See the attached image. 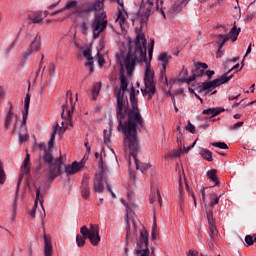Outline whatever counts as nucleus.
<instances>
[{"mask_svg": "<svg viewBox=\"0 0 256 256\" xmlns=\"http://www.w3.org/2000/svg\"><path fill=\"white\" fill-rule=\"evenodd\" d=\"M67 97L70 98V103H71V110L68 108V104H63L62 105V119L68 118V120H71L72 114L74 113L75 110V104L72 103V92L67 91Z\"/></svg>", "mask_w": 256, "mask_h": 256, "instance_id": "nucleus-14", "label": "nucleus"}, {"mask_svg": "<svg viewBox=\"0 0 256 256\" xmlns=\"http://www.w3.org/2000/svg\"><path fill=\"white\" fill-rule=\"evenodd\" d=\"M183 152L182 148H179V150H174L173 153L170 154L171 158H175L181 155Z\"/></svg>", "mask_w": 256, "mask_h": 256, "instance_id": "nucleus-53", "label": "nucleus"}, {"mask_svg": "<svg viewBox=\"0 0 256 256\" xmlns=\"http://www.w3.org/2000/svg\"><path fill=\"white\" fill-rule=\"evenodd\" d=\"M29 102H31V94H26L24 99V110H22V120H24V124L27 122V117L29 113Z\"/></svg>", "mask_w": 256, "mask_h": 256, "instance_id": "nucleus-22", "label": "nucleus"}, {"mask_svg": "<svg viewBox=\"0 0 256 256\" xmlns=\"http://www.w3.org/2000/svg\"><path fill=\"white\" fill-rule=\"evenodd\" d=\"M127 198H128V201L133 202V199H134V192H128Z\"/></svg>", "mask_w": 256, "mask_h": 256, "instance_id": "nucleus-63", "label": "nucleus"}, {"mask_svg": "<svg viewBox=\"0 0 256 256\" xmlns=\"http://www.w3.org/2000/svg\"><path fill=\"white\" fill-rule=\"evenodd\" d=\"M200 156L208 161V162H212L213 161V157H212V152L207 150V149H203L200 151Z\"/></svg>", "mask_w": 256, "mask_h": 256, "instance_id": "nucleus-32", "label": "nucleus"}, {"mask_svg": "<svg viewBox=\"0 0 256 256\" xmlns=\"http://www.w3.org/2000/svg\"><path fill=\"white\" fill-rule=\"evenodd\" d=\"M23 181V174H20L19 180H17V186H16V198H18L19 191H20V185L21 182Z\"/></svg>", "mask_w": 256, "mask_h": 256, "instance_id": "nucleus-48", "label": "nucleus"}, {"mask_svg": "<svg viewBox=\"0 0 256 256\" xmlns=\"http://www.w3.org/2000/svg\"><path fill=\"white\" fill-rule=\"evenodd\" d=\"M238 67H239V63H236V65H234L233 68H231L225 74L221 75L220 78L214 79L213 81L203 82L197 89L199 90V92H203V91L211 92L212 90L216 89V87H219L223 84L228 83L233 78V74H231V75H229V74L232 71L238 69Z\"/></svg>", "mask_w": 256, "mask_h": 256, "instance_id": "nucleus-6", "label": "nucleus"}, {"mask_svg": "<svg viewBox=\"0 0 256 256\" xmlns=\"http://www.w3.org/2000/svg\"><path fill=\"white\" fill-rule=\"evenodd\" d=\"M43 19L42 12H30L28 14V20L32 21L33 24H40Z\"/></svg>", "mask_w": 256, "mask_h": 256, "instance_id": "nucleus-23", "label": "nucleus"}, {"mask_svg": "<svg viewBox=\"0 0 256 256\" xmlns=\"http://www.w3.org/2000/svg\"><path fill=\"white\" fill-rule=\"evenodd\" d=\"M35 52V50L26 49L24 52H22V62H26L29 57H31L32 53Z\"/></svg>", "mask_w": 256, "mask_h": 256, "instance_id": "nucleus-41", "label": "nucleus"}, {"mask_svg": "<svg viewBox=\"0 0 256 256\" xmlns=\"http://www.w3.org/2000/svg\"><path fill=\"white\" fill-rule=\"evenodd\" d=\"M99 166H100V171L98 174H96V177L94 178V186H93L94 192H97V193H101L104 191L103 179L109 173V168L108 166H104L102 159L100 160Z\"/></svg>", "mask_w": 256, "mask_h": 256, "instance_id": "nucleus-11", "label": "nucleus"}, {"mask_svg": "<svg viewBox=\"0 0 256 256\" xmlns=\"http://www.w3.org/2000/svg\"><path fill=\"white\" fill-rule=\"evenodd\" d=\"M154 45H155V41L152 40V41L150 42V48H149V50H148L149 61H151V60H152V57H153V46H154Z\"/></svg>", "mask_w": 256, "mask_h": 256, "instance_id": "nucleus-50", "label": "nucleus"}, {"mask_svg": "<svg viewBox=\"0 0 256 256\" xmlns=\"http://www.w3.org/2000/svg\"><path fill=\"white\" fill-rule=\"evenodd\" d=\"M223 55H224V50H223V48H218V51H217V53H216V57H217V58H221V57H223Z\"/></svg>", "mask_w": 256, "mask_h": 256, "instance_id": "nucleus-61", "label": "nucleus"}, {"mask_svg": "<svg viewBox=\"0 0 256 256\" xmlns=\"http://www.w3.org/2000/svg\"><path fill=\"white\" fill-rule=\"evenodd\" d=\"M206 76H208V79L211 80L212 76L215 75V71L208 70L204 73Z\"/></svg>", "mask_w": 256, "mask_h": 256, "instance_id": "nucleus-59", "label": "nucleus"}, {"mask_svg": "<svg viewBox=\"0 0 256 256\" xmlns=\"http://www.w3.org/2000/svg\"><path fill=\"white\" fill-rule=\"evenodd\" d=\"M140 62H144L146 64L144 76L145 89H141V93H143V96L148 94V100H152L156 93V84L153 81L155 74L151 69V63L147 58V41L145 40L144 34L142 33H139L136 36L135 50L133 51V49L130 48V51H128V54L123 61L128 76L133 74L136 63Z\"/></svg>", "mask_w": 256, "mask_h": 256, "instance_id": "nucleus-2", "label": "nucleus"}, {"mask_svg": "<svg viewBox=\"0 0 256 256\" xmlns=\"http://www.w3.org/2000/svg\"><path fill=\"white\" fill-rule=\"evenodd\" d=\"M104 1L105 0H97L92 2L89 6H82L77 8L75 11L72 12V15H76V17L84 18L88 17L92 11H99L104 8Z\"/></svg>", "mask_w": 256, "mask_h": 256, "instance_id": "nucleus-10", "label": "nucleus"}, {"mask_svg": "<svg viewBox=\"0 0 256 256\" xmlns=\"http://www.w3.org/2000/svg\"><path fill=\"white\" fill-rule=\"evenodd\" d=\"M108 25V20L106 19L105 12H96V16L91 23L92 31H93V38L97 39L100 37L101 33L106 30Z\"/></svg>", "mask_w": 256, "mask_h": 256, "instance_id": "nucleus-8", "label": "nucleus"}, {"mask_svg": "<svg viewBox=\"0 0 256 256\" xmlns=\"http://www.w3.org/2000/svg\"><path fill=\"white\" fill-rule=\"evenodd\" d=\"M158 232H157V222L156 218L154 217V222L152 226V238L155 240L157 238Z\"/></svg>", "mask_w": 256, "mask_h": 256, "instance_id": "nucleus-45", "label": "nucleus"}, {"mask_svg": "<svg viewBox=\"0 0 256 256\" xmlns=\"http://www.w3.org/2000/svg\"><path fill=\"white\" fill-rule=\"evenodd\" d=\"M6 181V173L5 170L3 169V163L0 161V185L5 184Z\"/></svg>", "mask_w": 256, "mask_h": 256, "instance_id": "nucleus-40", "label": "nucleus"}, {"mask_svg": "<svg viewBox=\"0 0 256 256\" xmlns=\"http://www.w3.org/2000/svg\"><path fill=\"white\" fill-rule=\"evenodd\" d=\"M212 146L220 149H229L228 145L224 142H214L212 143Z\"/></svg>", "mask_w": 256, "mask_h": 256, "instance_id": "nucleus-46", "label": "nucleus"}, {"mask_svg": "<svg viewBox=\"0 0 256 256\" xmlns=\"http://www.w3.org/2000/svg\"><path fill=\"white\" fill-rule=\"evenodd\" d=\"M43 240L45 242V248H44L45 256H52L53 255L52 239L48 235L43 234Z\"/></svg>", "mask_w": 256, "mask_h": 256, "instance_id": "nucleus-17", "label": "nucleus"}, {"mask_svg": "<svg viewBox=\"0 0 256 256\" xmlns=\"http://www.w3.org/2000/svg\"><path fill=\"white\" fill-rule=\"evenodd\" d=\"M206 219L208 220V224H209V231H210L209 236L212 240H214L218 235V231L215 226V220L213 219L212 209L206 210Z\"/></svg>", "mask_w": 256, "mask_h": 256, "instance_id": "nucleus-13", "label": "nucleus"}, {"mask_svg": "<svg viewBox=\"0 0 256 256\" xmlns=\"http://www.w3.org/2000/svg\"><path fill=\"white\" fill-rule=\"evenodd\" d=\"M80 28H81L82 34H86L87 31L89 30L88 20L82 21V22H81V25H80Z\"/></svg>", "mask_w": 256, "mask_h": 256, "instance_id": "nucleus-44", "label": "nucleus"}, {"mask_svg": "<svg viewBox=\"0 0 256 256\" xmlns=\"http://www.w3.org/2000/svg\"><path fill=\"white\" fill-rule=\"evenodd\" d=\"M120 88L115 91L116 96V120H118V128L127 127L132 120L135 127H144V119L142 114H140V109L138 107V98L136 96L139 91H136L134 86L131 87L130 91V102L132 108H127L126 105L129 104L127 97H125V92L129 85L125 74H120Z\"/></svg>", "mask_w": 256, "mask_h": 256, "instance_id": "nucleus-1", "label": "nucleus"}, {"mask_svg": "<svg viewBox=\"0 0 256 256\" xmlns=\"http://www.w3.org/2000/svg\"><path fill=\"white\" fill-rule=\"evenodd\" d=\"M16 123H18V115L7 114L6 120L4 122V127L6 130L12 128L11 133L14 135L16 133Z\"/></svg>", "mask_w": 256, "mask_h": 256, "instance_id": "nucleus-15", "label": "nucleus"}, {"mask_svg": "<svg viewBox=\"0 0 256 256\" xmlns=\"http://www.w3.org/2000/svg\"><path fill=\"white\" fill-rule=\"evenodd\" d=\"M40 202V205L42 206L43 203H44V198L43 196L41 195V186H38L36 188V200L34 201V207L36 208L37 205L39 204Z\"/></svg>", "mask_w": 256, "mask_h": 256, "instance_id": "nucleus-31", "label": "nucleus"}, {"mask_svg": "<svg viewBox=\"0 0 256 256\" xmlns=\"http://www.w3.org/2000/svg\"><path fill=\"white\" fill-rule=\"evenodd\" d=\"M237 61H239V57L231 58L225 62V67L228 66L229 62L236 63Z\"/></svg>", "mask_w": 256, "mask_h": 256, "instance_id": "nucleus-62", "label": "nucleus"}, {"mask_svg": "<svg viewBox=\"0 0 256 256\" xmlns=\"http://www.w3.org/2000/svg\"><path fill=\"white\" fill-rule=\"evenodd\" d=\"M224 111H225L224 109L209 108V109L203 110V115H208V116H210V119H212L213 117L218 116L220 113H222Z\"/></svg>", "mask_w": 256, "mask_h": 256, "instance_id": "nucleus-26", "label": "nucleus"}, {"mask_svg": "<svg viewBox=\"0 0 256 256\" xmlns=\"http://www.w3.org/2000/svg\"><path fill=\"white\" fill-rule=\"evenodd\" d=\"M187 256H198V252H196L194 250H190V251H188Z\"/></svg>", "mask_w": 256, "mask_h": 256, "instance_id": "nucleus-64", "label": "nucleus"}, {"mask_svg": "<svg viewBox=\"0 0 256 256\" xmlns=\"http://www.w3.org/2000/svg\"><path fill=\"white\" fill-rule=\"evenodd\" d=\"M100 90H101V83L97 82L96 84H94L93 90H92L93 100L97 99V97L99 96Z\"/></svg>", "mask_w": 256, "mask_h": 256, "instance_id": "nucleus-39", "label": "nucleus"}, {"mask_svg": "<svg viewBox=\"0 0 256 256\" xmlns=\"http://www.w3.org/2000/svg\"><path fill=\"white\" fill-rule=\"evenodd\" d=\"M179 202H180V207L182 208L183 198H182V184H181V182H179Z\"/></svg>", "mask_w": 256, "mask_h": 256, "instance_id": "nucleus-55", "label": "nucleus"}, {"mask_svg": "<svg viewBox=\"0 0 256 256\" xmlns=\"http://www.w3.org/2000/svg\"><path fill=\"white\" fill-rule=\"evenodd\" d=\"M80 233L84 238L89 239L90 244L93 246L99 245L101 241V237L99 235V226L90 224V228L88 229L87 226H82L80 228Z\"/></svg>", "mask_w": 256, "mask_h": 256, "instance_id": "nucleus-9", "label": "nucleus"}, {"mask_svg": "<svg viewBox=\"0 0 256 256\" xmlns=\"http://www.w3.org/2000/svg\"><path fill=\"white\" fill-rule=\"evenodd\" d=\"M85 236L84 235H77L76 236V243L79 248H82L85 245Z\"/></svg>", "mask_w": 256, "mask_h": 256, "instance_id": "nucleus-42", "label": "nucleus"}, {"mask_svg": "<svg viewBox=\"0 0 256 256\" xmlns=\"http://www.w3.org/2000/svg\"><path fill=\"white\" fill-rule=\"evenodd\" d=\"M76 7H78V1L73 0V1H71V2H68V3L66 4V6H64L62 9H59V10L56 11V12H52V13L50 14V16H51V17H54L55 15H58V14H60V13H62V12H64V11H66V10H71V9H75V11H76V10H78V9H76Z\"/></svg>", "mask_w": 256, "mask_h": 256, "instance_id": "nucleus-20", "label": "nucleus"}, {"mask_svg": "<svg viewBox=\"0 0 256 256\" xmlns=\"http://www.w3.org/2000/svg\"><path fill=\"white\" fill-rule=\"evenodd\" d=\"M82 169V163L73 162L71 166H66L65 171L67 175H75Z\"/></svg>", "mask_w": 256, "mask_h": 256, "instance_id": "nucleus-21", "label": "nucleus"}, {"mask_svg": "<svg viewBox=\"0 0 256 256\" xmlns=\"http://www.w3.org/2000/svg\"><path fill=\"white\" fill-rule=\"evenodd\" d=\"M148 237L149 232L145 228L140 231V241L137 243V249L135 250V254L140 256H149Z\"/></svg>", "mask_w": 256, "mask_h": 256, "instance_id": "nucleus-12", "label": "nucleus"}, {"mask_svg": "<svg viewBox=\"0 0 256 256\" xmlns=\"http://www.w3.org/2000/svg\"><path fill=\"white\" fill-rule=\"evenodd\" d=\"M196 77H200V76H199V75H196V74L194 73V74H192V75L190 76V78L184 79V82H186L187 84H191L192 82L195 81Z\"/></svg>", "mask_w": 256, "mask_h": 256, "instance_id": "nucleus-52", "label": "nucleus"}, {"mask_svg": "<svg viewBox=\"0 0 256 256\" xmlns=\"http://www.w3.org/2000/svg\"><path fill=\"white\" fill-rule=\"evenodd\" d=\"M120 202L126 207V241H129L131 238L132 230L135 231L134 234L136 235V226H135V213L133 210L135 209V204L133 201L125 199H120Z\"/></svg>", "mask_w": 256, "mask_h": 256, "instance_id": "nucleus-7", "label": "nucleus"}, {"mask_svg": "<svg viewBox=\"0 0 256 256\" xmlns=\"http://www.w3.org/2000/svg\"><path fill=\"white\" fill-rule=\"evenodd\" d=\"M201 199L203 200L204 203V207L207 208V203H206V190L203 188V190H201Z\"/></svg>", "mask_w": 256, "mask_h": 256, "instance_id": "nucleus-56", "label": "nucleus"}, {"mask_svg": "<svg viewBox=\"0 0 256 256\" xmlns=\"http://www.w3.org/2000/svg\"><path fill=\"white\" fill-rule=\"evenodd\" d=\"M206 175L208 176V178L210 179V181L214 182V185H220V181L217 178V170L212 169V170H208V172L206 173Z\"/></svg>", "mask_w": 256, "mask_h": 256, "instance_id": "nucleus-30", "label": "nucleus"}, {"mask_svg": "<svg viewBox=\"0 0 256 256\" xmlns=\"http://www.w3.org/2000/svg\"><path fill=\"white\" fill-rule=\"evenodd\" d=\"M239 33H241V29H237V26H234L233 28H231L230 30V34L227 35V37L232 38V41L235 42L237 41V37L239 35Z\"/></svg>", "mask_w": 256, "mask_h": 256, "instance_id": "nucleus-33", "label": "nucleus"}, {"mask_svg": "<svg viewBox=\"0 0 256 256\" xmlns=\"http://www.w3.org/2000/svg\"><path fill=\"white\" fill-rule=\"evenodd\" d=\"M40 48H41V37L39 35H36L32 43H30L29 48L27 49L32 51H39Z\"/></svg>", "mask_w": 256, "mask_h": 256, "instance_id": "nucleus-29", "label": "nucleus"}, {"mask_svg": "<svg viewBox=\"0 0 256 256\" xmlns=\"http://www.w3.org/2000/svg\"><path fill=\"white\" fill-rule=\"evenodd\" d=\"M156 200H158V203H160V206H161L163 199L161 198V194H160L159 190H157V194H152V195H150V198H149L150 204L155 203Z\"/></svg>", "mask_w": 256, "mask_h": 256, "instance_id": "nucleus-37", "label": "nucleus"}, {"mask_svg": "<svg viewBox=\"0 0 256 256\" xmlns=\"http://www.w3.org/2000/svg\"><path fill=\"white\" fill-rule=\"evenodd\" d=\"M196 142H198V139H196L195 140V142L194 143H192V145L191 146H189V147H185V146H183V152L184 153H189L190 152V150L191 149H193L194 147H195V145H196Z\"/></svg>", "mask_w": 256, "mask_h": 256, "instance_id": "nucleus-54", "label": "nucleus"}, {"mask_svg": "<svg viewBox=\"0 0 256 256\" xmlns=\"http://www.w3.org/2000/svg\"><path fill=\"white\" fill-rule=\"evenodd\" d=\"M57 135V131L55 130V132H52L51 134V138L49 140V149L52 150L53 145H54V141H55V136Z\"/></svg>", "mask_w": 256, "mask_h": 256, "instance_id": "nucleus-49", "label": "nucleus"}, {"mask_svg": "<svg viewBox=\"0 0 256 256\" xmlns=\"http://www.w3.org/2000/svg\"><path fill=\"white\" fill-rule=\"evenodd\" d=\"M187 131L194 134L195 133V126L191 124V122H188V125L186 127Z\"/></svg>", "mask_w": 256, "mask_h": 256, "instance_id": "nucleus-57", "label": "nucleus"}, {"mask_svg": "<svg viewBox=\"0 0 256 256\" xmlns=\"http://www.w3.org/2000/svg\"><path fill=\"white\" fill-rule=\"evenodd\" d=\"M163 3V0H143L139 9L141 24L146 25L148 18L155 12V10L159 11L161 9L162 16L165 18V13L162 9Z\"/></svg>", "mask_w": 256, "mask_h": 256, "instance_id": "nucleus-5", "label": "nucleus"}, {"mask_svg": "<svg viewBox=\"0 0 256 256\" xmlns=\"http://www.w3.org/2000/svg\"><path fill=\"white\" fill-rule=\"evenodd\" d=\"M22 124L20 127V134H19V140L20 143H25L28 139V134H27V126L25 125L26 122L24 123V119H22Z\"/></svg>", "mask_w": 256, "mask_h": 256, "instance_id": "nucleus-25", "label": "nucleus"}, {"mask_svg": "<svg viewBox=\"0 0 256 256\" xmlns=\"http://www.w3.org/2000/svg\"><path fill=\"white\" fill-rule=\"evenodd\" d=\"M186 189H187L188 195H190L192 197V200H194V206L196 207V205H197L196 196H195L193 190H191L189 188V185L187 183H186Z\"/></svg>", "mask_w": 256, "mask_h": 256, "instance_id": "nucleus-47", "label": "nucleus"}, {"mask_svg": "<svg viewBox=\"0 0 256 256\" xmlns=\"http://www.w3.org/2000/svg\"><path fill=\"white\" fill-rule=\"evenodd\" d=\"M172 56L168 55V53L163 52L160 54V56H158V59H160V61L162 62V69H161V76L165 77L166 75V67L169 64V59H171Z\"/></svg>", "mask_w": 256, "mask_h": 256, "instance_id": "nucleus-16", "label": "nucleus"}, {"mask_svg": "<svg viewBox=\"0 0 256 256\" xmlns=\"http://www.w3.org/2000/svg\"><path fill=\"white\" fill-rule=\"evenodd\" d=\"M89 180L88 178H84L82 179V183H81V196L82 199H89V195L91 194V192L89 191Z\"/></svg>", "mask_w": 256, "mask_h": 256, "instance_id": "nucleus-18", "label": "nucleus"}, {"mask_svg": "<svg viewBox=\"0 0 256 256\" xmlns=\"http://www.w3.org/2000/svg\"><path fill=\"white\" fill-rule=\"evenodd\" d=\"M210 202H209V206L210 208H214L215 205H219L220 203V196H217L216 193H213L212 195H210Z\"/></svg>", "mask_w": 256, "mask_h": 256, "instance_id": "nucleus-36", "label": "nucleus"}, {"mask_svg": "<svg viewBox=\"0 0 256 256\" xmlns=\"http://www.w3.org/2000/svg\"><path fill=\"white\" fill-rule=\"evenodd\" d=\"M47 72L49 73L50 80L55 76V65L54 63H50L49 67H47Z\"/></svg>", "mask_w": 256, "mask_h": 256, "instance_id": "nucleus-43", "label": "nucleus"}, {"mask_svg": "<svg viewBox=\"0 0 256 256\" xmlns=\"http://www.w3.org/2000/svg\"><path fill=\"white\" fill-rule=\"evenodd\" d=\"M31 155L26 154L24 162H22L21 173L24 175H29L31 173Z\"/></svg>", "mask_w": 256, "mask_h": 256, "instance_id": "nucleus-19", "label": "nucleus"}, {"mask_svg": "<svg viewBox=\"0 0 256 256\" xmlns=\"http://www.w3.org/2000/svg\"><path fill=\"white\" fill-rule=\"evenodd\" d=\"M111 139H112V131L103 130V141L106 146H110Z\"/></svg>", "mask_w": 256, "mask_h": 256, "instance_id": "nucleus-34", "label": "nucleus"}, {"mask_svg": "<svg viewBox=\"0 0 256 256\" xmlns=\"http://www.w3.org/2000/svg\"><path fill=\"white\" fill-rule=\"evenodd\" d=\"M207 68H208V65L206 63L196 62L194 74L198 75L199 77L203 76L205 74L204 70H206Z\"/></svg>", "mask_w": 256, "mask_h": 256, "instance_id": "nucleus-24", "label": "nucleus"}, {"mask_svg": "<svg viewBox=\"0 0 256 256\" xmlns=\"http://www.w3.org/2000/svg\"><path fill=\"white\" fill-rule=\"evenodd\" d=\"M243 126V121H239L238 123L234 124L231 129L236 130L238 128H241Z\"/></svg>", "mask_w": 256, "mask_h": 256, "instance_id": "nucleus-60", "label": "nucleus"}, {"mask_svg": "<svg viewBox=\"0 0 256 256\" xmlns=\"http://www.w3.org/2000/svg\"><path fill=\"white\" fill-rule=\"evenodd\" d=\"M82 55H84V57L86 58V60H88L87 63H85L86 67H89V71L90 73H93L94 69H93V58L91 56V52L89 50H84V52H82Z\"/></svg>", "mask_w": 256, "mask_h": 256, "instance_id": "nucleus-28", "label": "nucleus"}, {"mask_svg": "<svg viewBox=\"0 0 256 256\" xmlns=\"http://www.w3.org/2000/svg\"><path fill=\"white\" fill-rule=\"evenodd\" d=\"M216 43L218 45V48H223L225 43H227L230 39H232L230 36L228 35H223V34H218L216 35Z\"/></svg>", "mask_w": 256, "mask_h": 256, "instance_id": "nucleus-27", "label": "nucleus"}, {"mask_svg": "<svg viewBox=\"0 0 256 256\" xmlns=\"http://www.w3.org/2000/svg\"><path fill=\"white\" fill-rule=\"evenodd\" d=\"M126 18H127V13L119 10L118 17L116 18V22L119 23L120 27H122L123 24H125Z\"/></svg>", "mask_w": 256, "mask_h": 256, "instance_id": "nucleus-35", "label": "nucleus"}, {"mask_svg": "<svg viewBox=\"0 0 256 256\" xmlns=\"http://www.w3.org/2000/svg\"><path fill=\"white\" fill-rule=\"evenodd\" d=\"M244 241L247 243L248 246L254 245L253 237L251 235H246V238H244Z\"/></svg>", "mask_w": 256, "mask_h": 256, "instance_id": "nucleus-51", "label": "nucleus"}, {"mask_svg": "<svg viewBox=\"0 0 256 256\" xmlns=\"http://www.w3.org/2000/svg\"><path fill=\"white\" fill-rule=\"evenodd\" d=\"M15 45H16V42H13L10 44V46H8V48H6L7 55H10L11 50L14 49Z\"/></svg>", "mask_w": 256, "mask_h": 256, "instance_id": "nucleus-58", "label": "nucleus"}, {"mask_svg": "<svg viewBox=\"0 0 256 256\" xmlns=\"http://www.w3.org/2000/svg\"><path fill=\"white\" fill-rule=\"evenodd\" d=\"M140 126H135L133 119L130 120V123L126 127H117L118 131L123 133V146L124 150H130V156H132L133 160H135V166L137 170H140L141 173L147 171L150 166L149 164H141L139 165V160L136 158L138 155L140 146H139V137L137 129Z\"/></svg>", "mask_w": 256, "mask_h": 256, "instance_id": "nucleus-3", "label": "nucleus"}, {"mask_svg": "<svg viewBox=\"0 0 256 256\" xmlns=\"http://www.w3.org/2000/svg\"><path fill=\"white\" fill-rule=\"evenodd\" d=\"M43 162L49 166V170L46 172V177L49 181L53 182L55 178L61 175L62 170V156H59L54 160L52 150L45 147L43 150Z\"/></svg>", "mask_w": 256, "mask_h": 256, "instance_id": "nucleus-4", "label": "nucleus"}, {"mask_svg": "<svg viewBox=\"0 0 256 256\" xmlns=\"http://www.w3.org/2000/svg\"><path fill=\"white\" fill-rule=\"evenodd\" d=\"M94 156L96 157V159H100V160H98V164H100L101 159H102L103 166L108 167V166L106 165V161L104 160V158H105V156H106V154H105V152H104V149H102L101 154H99L98 152H96V154H94ZM98 169H100V165H98Z\"/></svg>", "mask_w": 256, "mask_h": 256, "instance_id": "nucleus-38", "label": "nucleus"}]
</instances>
